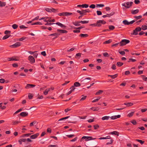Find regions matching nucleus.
<instances>
[{
    "mask_svg": "<svg viewBox=\"0 0 147 147\" xmlns=\"http://www.w3.org/2000/svg\"><path fill=\"white\" fill-rule=\"evenodd\" d=\"M26 38V37H22L19 38L18 40L20 41H22L23 40L25 39Z\"/></svg>",
    "mask_w": 147,
    "mask_h": 147,
    "instance_id": "52",
    "label": "nucleus"
},
{
    "mask_svg": "<svg viewBox=\"0 0 147 147\" xmlns=\"http://www.w3.org/2000/svg\"><path fill=\"white\" fill-rule=\"evenodd\" d=\"M10 36V35H6L3 36V37L2 38V39L3 40L6 39L7 38H8Z\"/></svg>",
    "mask_w": 147,
    "mask_h": 147,
    "instance_id": "43",
    "label": "nucleus"
},
{
    "mask_svg": "<svg viewBox=\"0 0 147 147\" xmlns=\"http://www.w3.org/2000/svg\"><path fill=\"white\" fill-rule=\"evenodd\" d=\"M141 28V29H142L143 30H145L147 29V26L146 25H142Z\"/></svg>",
    "mask_w": 147,
    "mask_h": 147,
    "instance_id": "32",
    "label": "nucleus"
},
{
    "mask_svg": "<svg viewBox=\"0 0 147 147\" xmlns=\"http://www.w3.org/2000/svg\"><path fill=\"white\" fill-rule=\"evenodd\" d=\"M79 36L82 37H87L88 36V35L87 34H81Z\"/></svg>",
    "mask_w": 147,
    "mask_h": 147,
    "instance_id": "23",
    "label": "nucleus"
},
{
    "mask_svg": "<svg viewBox=\"0 0 147 147\" xmlns=\"http://www.w3.org/2000/svg\"><path fill=\"white\" fill-rule=\"evenodd\" d=\"M94 128L95 129H96L99 128V126L98 124H96L93 126Z\"/></svg>",
    "mask_w": 147,
    "mask_h": 147,
    "instance_id": "48",
    "label": "nucleus"
},
{
    "mask_svg": "<svg viewBox=\"0 0 147 147\" xmlns=\"http://www.w3.org/2000/svg\"><path fill=\"white\" fill-rule=\"evenodd\" d=\"M134 17L137 20H139L140 19L142 18V16H135Z\"/></svg>",
    "mask_w": 147,
    "mask_h": 147,
    "instance_id": "45",
    "label": "nucleus"
},
{
    "mask_svg": "<svg viewBox=\"0 0 147 147\" xmlns=\"http://www.w3.org/2000/svg\"><path fill=\"white\" fill-rule=\"evenodd\" d=\"M116 66L115 64H113L111 67V68L113 70H115L116 69Z\"/></svg>",
    "mask_w": 147,
    "mask_h": 147,
    "instance_id": "62",
    "label": "nucleus"
},
{
    "mask_svg": "<svg viewBox=\"0 0 147 147\" xmlns=\"http://www.w3.org/2000/svg\"><path fill=\"white\" fill-rule=\"evenodd\" d=\"M78 7H82L87 8L88 7V5L87 4H84L82 5H78L77 6Z\"/></svg>",
    "mask_w": 147,
    "mask_h": 147,
    "instance_id": "10",
    "label": "nucleus"
},
{
    "mask_svg": "<svg viewBox=\"0 0 147 147\" xmlns=\"http://www.w3.org/2000/svg\"><path fill=\"white\" fill-rule=\"evenodd\" d=\"M65 12H63L62 13H59L58 14V15L59 16H65Z\"/></svg>",
    "mask_w": 147,
    "mask_h": 147,
    "instance_id": "50",
    "label": "nucleus"
},
{
    "mask_svg": "<svg viewBox=\"0 0 147 147\" xmlns=\"http://www.w3.org/2000/svg\"><path fill=\"white\" fill-rule=\"evenodd\" d=\"M110 117L109 116H105L102 117V119L103 120H108Z\"/></svg>",
    "mask_w": 147,
    "mask_h": 147,
    "instance_id": "21",
    "label": "nucleus"
},
{
    "mask_svg": "<svg viewBox=\"0 0 147 147\" xmlns=\"http://www.w3.org/2000/svg\"><path fill=\"white\" fill-rule=\"evenodd\" d=\"M109 29L110 30H113L115 29V27L112 25H110L109 26Z\"/></svg>",
    "mask_w": 147,
    "mask_h": 147,
    "instance_id": "39",
    "label": "nucleus"
},
{
    "mask_svg": "<svg viewBox=\"0 0 147 147\" xmlns=\"http://www.w3.org/2000/svg\"><path fill=\"white\" fill-rule=\"evenodd\" d=\"M130 41L129 40L127 39H123L119 42L120 46H122L125 45L126 44L129 42Z\"/></svg>",
    "mask_w": 147,
    "mask_h": 147,
    "instance_id": "2",
    "label": "nucleus"
},
{
    "mask_svg": "<svg viewBox=\"0 0 147 147\" xmlns=\"http://www.w3.org/2000/svg\"><path fill=\"white\" fill-rule=\"evenodd\" d=\"M123 63H122V62H117V64H116L119 67L121 66L122 65H123Z\"/></svg>",
    "mask_w": 147,
    "mask_h": 147,
    "instance_id": "31",
    "label": "nucleus"
},
{
    "mask_svg": "<svg viewBox=\"0 0 147 147\" xmlns=\"http://www.w3.org/2000/svg\"><path fill=\"white\" fill-rule=\"evenodd\" d=\"M66 136L69 138H71L74 137L75 136V135L74 134H71L67 135Z\"/></svg>",
    "mask_w": 147,
    "mask_h": 147,
    "instance_id": "53",
    "label": "nucleus"
},
{
    "mask_svg": "<svg viewBox=\"0 0 147 147\" xmlns=\"http://www.w3.org/2000/svg\"><path fill=\"white\" fill-rule=\"evenodd\" d=\"M119 44L120 45L119 42H118L112 45H111V47H116L117 46V45Z\"/></svg>",
    "mask_w": 147,
    "mask_h": 147,
    "instance_id": "60",
    "label": "nucleus"
},
{
    "mask_svg": "<svg viewBox=\"0 0 147 147\" xmlns=\"http://www.w3.org/2000/svg\"><path fill=\"white\" fill-rule=\"evenodd\" d=\"M39 135V133H37L36 134H34L31 136L30 137V138L31 139H34L36 138Z\"/></svg>",
    "mask_w": 147,
    "mask_h": 147,
    "instance_id": "11",
    "label": "nucleus"
},
{
    "mask_svg": "<svg viewBox=\"0 0 147 147\" xmlns=\"http://www.w3.org/2000/svg\"><path fill=\"white\" fill-rule=\"evenodd\" d=\"M12 65L14 67H17L18 66V64L17 63H13Z\"/></svg>",
    "mask_w": 147,
    "mask_h": 147,
    "instance_id": "58",
    "label": "nucleus"
},
{
    "mask_svg": "<svg viewBox=\"0 0 147 147\" xmlns=\"http://www.w3.org/2000/svg\"><path fill=\"white\" fill-rule=\"evenodd\" d=\"M119 53L122 55H124L125 53L124 51H119Z\"/></svg>",
    "mask_w": 147,
    "mask_h": 147,
    "instance_id": "61",
    "label": "nucleus"
},
{
    "mask_svg": "<svg viewBox=\"0 0 147 147\" xmlns=\"http://www.w3.org/2000/svg\"><path fill=\"white\" fill-rule=\"evenodd\" d=\"M80 21H78L76 22H73V24L76 26H80Z\"/></svg>",
    "mask_w": 147,
    "mask_h": 147,
    "instance_id": "17",
    "label": "nucleus"
},
{
    "mask_svg": "<svg viewBox=\"0 0 147 147\" xmlns=\"http://www.w3.org/2000/svg\"><path fill=\"white\" fill-rule=\"evenodd\" d=\"M82 54L80 53H77L75 56V57L76 58H79L81 57Z\"/></svg>",
    "mask_w": 147,
    "mask_h": 147,
    "instance_id": "26",
    "label": "nucleus"
},
{
    "mask_svg": "<svg viewBox=\"0 0 147 147\" xmlns=\"http://www.w3.org/2000/svg\"><path fill=\"white\" fill-rule=\"evenodd\" d=\"M28 60L31 63H33L35 62V59L32 56L30 55L28 57Z\"/></svg>",
    "mask_w": 147,
    "mask_h": 147,
    "instance_id": "5",
    "label": "nucleus"
},
{
    "mask_svg": "<svg viewBox=\"0 0 147 147\" xmlns=\"http://www.w3.org/2000/svg\"><path fill=\"white\" fill-rule=\"evenodd\" d=\"M108 55V53L107 52H105L103 53V55L105 57H108L109 56Z\"/></svg>",
    "mask_w": 147,
    "mask_h": 147,
    "instance_id": "64",
    "label": "nucleus"
},
{
    "mask_svg": "<svg viewBox=\"0 0 147 147\" xmlns=\"http://www.w3.org/2000/svg\"><path fill=\"white\" fill-rule=\"evenodd\" d=\"M91 78H90V77L87 78H85V79L83 80H82V82H85L86 83H87L89 82H89L86 81V80H91Z\"/></svg>",
    "mask_w": 147,
    "mask_h": 147,
    "instance_id": "30",
    "label": "nucleus"
},
{
    "mask_svg": "<svg viewBox=\"0 0 147 147\" xmlns=\"http://www.w3.org/2000/svg\"><path fill=\"white\" fill-rule=\"evenodd\" d=\"M108 76L110 77L112 79H114L117 77L118 74H116L113 75H109Z\"/></svg>",
    "mask_w": 147,
    "mask_h": 147,
    "instance_id": "19",
    "label": "nucleus"
},
{
    "mask_svg": "<svg viewBox=\"0 0 147 147\" xmlns=\"http://www.w3.org/2000/svg\"><path fill=\"white\" fill-rule=\"evenodd\" d=\"M109 134H112V135H117V136H118L119 135V132L116 131H114L113 132H110L109 133Z\"/></svg>",
    "mask_w": 147,
    "mask_h": 147,
    "instance_id": "14",
    "label": "nucleus"
},
{
    "mask_svg": "<svg viewBox=\"0 0 147 147\" xmlns=\"http://www.w3.org/2000/svg\"><path fill=\"white\" fill-rule=\"evenodd\" d=\"M60 35V34L58 33H54L50 34L49 35V36H53L54 37L53 38V39H55L57 38Z\"/></svg>",
    "mask_w": 147,
    "mask_h": 147,
    "instance_id": "6",
    "label": "nucleus"
},
{
    "mask_svg": "<svg viewBox=\"0 0 147 147\" xmlns=\"http://www.w3.org/2000/svg\"><path fill=\"white\" fill-rule=\"evenodd\" d=\"M136 141H137L138 142H140L141 144H143L144 143V141H143L142 140H138V139H136Z\"/></svg>",
    "mask_w": 147,
    "mask_h": 147,
    "instance_id": "38",
    "label": "nucleus"
},
{
    "mask_svg": "<svg viewBox=\"0 0 147 147\" xmlns=\"http://www.w3.org/2000/svg\"><path fill=\"white\" fill-rule=\"evenodd\" d=\"M82 15H84L86 14V11L85 10H83L82 11Z\"/></svg>",
    "mask_w": 147,
    "mask_h": 147,
    "instance_id": "59",
    "label": "nucleus"
},
{
    "mask_svg": "<svg viewBox=\"0 0 147 147\" xmlns=\"http://www.w3.org/2000/svg\"><path fill=\"white\" fill-rule=\"evenodd\" d=\"M123 23L125 25H129V22L126 20H123Z\"/></svg>",
    "mask_w": 147,
    "mask_h": 147,
    "instance_id": "35",
    "label": "nucleus"
},
{
    "mask_svg": "<svg viewBox=\"0 0 147 147\" xmlns=\"http://www.w3.org/2000/svg\"><path fill=\"white\" fill-rule=\"evenodd\" d=\"M124 105H126L127 107L131 106L133 105V104L131 102H128L127 103H124Z\"/></svg>",
    "mask_w": 147,
    "mask_h": 147,
    "instance_id": "22",
    "label": "nucleus"
},
{
    "mask_svg": "<svg viewBox=\"0 0 147 147\" xmlns=\"http://www.w3.org/2000/svg\"><path fill=\"white\" fill-rule=\"evenodd\" d=\"M121 117L120 115H117L112 116L110 117V118L113 120L116 119L117 118H119Z\"/></svg>",
    "mask_w": 147,
    "mask_h": 147,
    "instance_id": "15",
    "label": "nucleus"
},
{
    "mask_svg": "<svg viewBox=\"0 0 147 147\" xmlns=\"http://www.w3.org/2000/svg\"><path fill=\"white\" fill-rule=\"evenodd\" d=\"M87 138H86V139H85V141H87L89 140H94L95 138H93L91 136H86Z\"/></svg>",
    "mask_w": 147,
    "mask_h": 147,
    "instance_id": "20",
    "label": "nucleus"
},
{
    "mask_svg": "<svg viewBox=\"0 0 147 147\" xmlns=\"http://www.w3.org/2000/svg\"><path fill=\"white\" fill-rule=\"evenodd\" d=\"M113 140L112 139H111L110 140V142H108L106 143V145H108L109 144H112L113 142Z\"/></svg>",
    "mask_w": 147,
    "mask_h": 147,
    "instance_id": "57",
    "label": "nucleus"
},
{
    "mask_svg": "<svg viewBox=\"0 0 147 147\" xmlns=\"http://www.w3.org/2000/svg\"><path fill=\"white\" fill-rule=\"evenodd\" d=\"M106 23V22L104 20H99L96 22V26L100 27L102 24H105Z\"/></svg>",
    "mask_w": 147,
    "mask_h": 147,
    "instance_id": "4",
    "label": "nucleus"
},
{
    "mask_svg": "<svg viewBox=\"0 0 147 147\" xmlns=\"http://www.w3.org/2000/svg\"><path fill=\"white\" fill-rule=\"evenodd\" d=\"M69 117H70V116H67V117H64L61 118L58 120V121H62V120H64V119H67Z\"/></svg>",
    "mask_w": 147,
    "mask_h": 147,
    "instance_id": "34",
    "label": "nucleus"
},
{
    "mask_svg": "<svg viewBox=\"0 0 147 147\" xmlns=\"http://www.w3.org/2000/svg\"><path fill=\"white\" fill-rule=\"evenodd\" d=\"M82 96H83L80 99V101H83L86 98V96H84V95H82Z\"/></svg>",
    "mask_w": 147,
    "mask_h": 147,
    "instance_id": "46",
    "label": "nucleus"
},
{
    "mask_svg": "<svg viewBox=\"0 0 147 147\" xmlns=\"http://www.w3.org/2000/svg\"><path fill=\"white\" fill-rule=\"evenodd\" d=\"M58 11V9H55L52 7L51 8V12H53L54 13H55Z\"/></svg>",
    "mask_w": 147,
    "mask_h": 147,
    "instance_id": "24",
    "label": "nucleus"
},
{
    "mask_svg": "<svg viewBox=\"0 0 147 147\" xmlns=\"http://www.w3.org/2000/svg\"><path fill=\"white\" fill-rule=\"evenodd\" d=\"M104 6L103 4H98L96 5V7H103Z\"/></svg>",
    "mask_w": 147,
    "mask_h": 147,
    "instance_id": "42",
    "label": "nucleus"
},
{
    "mask_svg": "<svg viewBox=\"0 0 147 147\" xmlns=\"http://www.w3.org/2000/svg\"><path fill=\"white\" fill-rule=\"evenodd\" d=\"M111 42L112 40H111V39H109V40L105 41L103 42V43L104 44H109Z\"/></svg>",
    "mask_w": 147,
    "mask_h": 147,
    "instance_id": "37",
    "label": "nucleus"
},
{
    "mask_svg": "<svg viewBox=\"0 0 147 147\" xmlns=\"http://www.w3.org/2000/svg\"><path fill=\"white\" fill-rule=\"evenodd\" d=\"M133 3L132 1L128 2L122 4V5L124 6L125 7L128 8H129L132 5Z\"/></svg>",
    "mask_w": 147,
    "mask_h": 147,
    "instance_id": "3",
    "label": "nucleus"
},
{
    "mask_svg": "<svg viewBox=\"0 0 147 147\" xmlns=\"http://www.w3.org/2000/svg\"><path fill=\"white\" fill-rule=\"evenodd\" d=\"M81 85L80 83L78 82H76L74 83V86L75 87H79Z\"/></svg>",
    "mask_w": 147,
    "mask_h": 147,
    "instance_id": "25",
    "label": "nucleus"
},
{
    "mask_svg": "<svg viewBox=\"0 0 147 147\" xmlns=\"http://www.w3.org/2000/svg\"><path fill=\"white\" fill-rule=\"evenodd\" d=\"M134 111L131 112V113H129L127 115V116L129 117H132L134 115Z\"/></svg>",
    "mask_w": 147,
    "mask_h": 147,
    "instance_id": "36",
    "label": "nucleus"
},
{
    "mask_svg": "<svg viewBox=\"0 0 147 147\" xmlns=\"http://www.w3.org/2000/svg\"><path fill=\"white\" fill-rule=\"evenodd\" d=\"M80 23L82 24H87L89 22L88 21H80Z\"/></svg>",
    "mask_w": 147,
    "mask_h": 147,
    "instance_id": "47",
    "label": "nucleus"
},
{
    "mask_svg": "<svg viewBox=\"0 0 147 147\" xmlns=\"http://www.w3.org/2000/svg\"><path fill=\"white\" fill-rule=\"evenodd\" d=\"M48 147H58L57 145H49Z\"/></svg>",
    "mask_w": 147,
    "mask_h": 147,
    "instance_id": "56",
    "label": "nucleus"
},
{
    "mask_svg": "<svg viewBox=\"0 0 147 147\" xmlns=\"http://www.w3.org/2000/svg\"><path fill=\"white\" fill-rule=\"evenodd\" d=\"M97 14L99 16L102 15V13L101 11L97 10L96 11Z\"/></svg>",
    "mask_w": 147,
    "mask_h": 147,
    "instance_id": "54",
    "label": "nucleus"
},
{
    "mask_svg": "<svg viewBox=\"0 0 147 147\" xmlns=\"http://www.w3.org/2000/svg\"><path fill=\"white\" fill-rule=\"evenodd\" d=\"M90 109L93 111H98L99 108L98 107H92L90 108Z\"/></svg>",
    "mask_w": 147,
    "mask_h": 147,
    "instance_id": "28",
    "label": "nucleus"
},
{
    "mask_svg": "<svg viewBox=\"0 0 147 147\" xmlns=\"http://www.w3.org/2000/svg\"><path fill=\"white\" fill-rule=\"evenodd\" d=\"M103 92V91L102 90H100L96 93L95 95H97L100 94H101Z\"/></svg>",
    "mask_w": 147,
    "mask_h": 147,
    "instance_id": "33",
    "label": "nucleus"
},
{
    "mask_svg": "<svg viewBox=\"0 0 147 147\" xmlns=\"http://www.w3.org/2000/svg\"><path fill=\"white\" fill-rule=\"evenodd\" d=\"M65 16H67L71 15L72 13L70 12H65Z\"/></svg>",
    "mask_w": 147,
    "mask_h": 147,
    "instance_id": "55",
    "label": "nucleus"
},
{
    "mask_svg": "<svg viewBox=\"0 0 147 147\" xmlns=\"http://www.w3.org/2000/svg\"><path fill=\"white\" fill-rule=\"evenodd\" d=\"M12 27L13 29H16L18 28V26L16 24H14L12 25Z\"/></svg>",
    "mask_w": 147,
    "mask_h": 147,
    "instance_id": "44",
    "label": "nucleus"
},
{
    "mask_svg": "<svg viewBox=\"0 0 147 147\" xmlns=\"http://www.w3.org/2000/svg\"><path fill=\"white\" fill-rule=\"evenodd\" d=\"M20 42H17L13 45L10 46V47L13 48H15L20 46Z\"/></svg>",
    "mask_w": 147,
    "mask_h": 147,
    "instance_id": "8",
    "label": "nucleus"
},
{
    "mask_svg": "<svg viewBox=\"0 0 147 147\" xmlns=\"http://www.w3.org/2000/svg\"><path fill=\"white\" fill-rule=\"evenodd\" d=\"M57 31L58 32H59L61 33H67V31L65 30L58 29L57 30Z\"/></svg>",
    "mask_w": 147,
    "mask_h": 147,
    "instance_id": "16",
    "label": "nucleus"
},
{
    "mask_svg": "<svg viewBox=\"0 0 147 147\" xmlns=\"http://www.w3.org/2000/svg\"><path fill=\"white\" fill-rule=\"evenodd\" d=\"M36 86L35 85L27 84L26 86H25V88L26 89H28L31 88H33Z\"/></svg>",
    "mask_w": 147,
    "mask_h": 147,
    "instance_id": "7",
    "label": "nucleus"
},
{
    "mask_svg": "<svg viewBox=\"0 0 147 147\" xmlns=\"http://www.w3.org/2000/svg\"><path fill=\"white\" fill-rule=\"evenodd\" d=\"M56 24L58 25L59 26H60L61 28H63V29H65L66 28V26L63 25V24H62L61 23H60V22H57L56 23Z\"/></svg>",
    "mask_w": 147,
    "mask_h": 147,
    "instance_id": "12",
    "label": "nucleus"
},
{
    "mask_svg": "<svg viewBox=\"0 0 147 147\" xmlns=\"http://www.w3.org/2000/svg\"><path fill=\"white\" fill-rule=\"evenodd\" d=\"M92 9H94L95 7V5L94 4H91L89 6Z\"/></svg>",
    "mask_w": 147,
    "mask_h": 147,
    "instance_id": "63",
    "label": "nucleus"
},
{
    "mask_svg": "<svg viewBox=\"0 0 147 147\" xmlns=\"http://www.w3.org/2000/svg\"><path fill=\"white\" fill-rule=\"evenodd\" d=\"M20 115L22 117H25L28 115V113L26 112H22Z\"/></svg>",
    "mask_w": 147,
    "mask_h": 147,
    "instance_id": "13",
    "label": "nucleus"
},
{
    "mask_svg": "<svg viewBox=\"0 0 147 147\" xmlns=\"http://www.w3.org/2000/svg\"><path fill=\"white\" fill-rule=\"evenodd\" d=\"M6 4L5 2L0 1V7L5 6Z\"/></svg>",
    "mask_w": 147,
    "mask_h": 147,
    "instance_id": "27",
    "label": "nucleus"
},
{
    "mask_svg": "<svg viewBox=\"0 0 147 147\" xmlns=\"http://www.w3.org/2000/svg\"><path fill=\"white\" fill-rule=\"evenodd\" d=\"M36 123V121H34L33 122L31 123L30 124V126L31 127L34 125V124H35Z\"/></svg>",
    "mask_w": 147,
    "mask_h": 147,
    "instance_id": "40",
    "label": "nucleus"
},
{
    "mask_svg": "<svg viewBox=\"0 0 147 147\" xmlns=\"http://www.w3.org/2000/svg\"><path fill=\"white\" fill-rule=\"evenodd\" d=\"M114 13H115L114 12H113L109 14H107L106 15H104L102 16V17L103 18H105L107 17H109L113 15L114 14Z\"/></svg>",
    "mask_w": 147,
    "mask_h": 147,
    "instance_id": "9",
    "label": "nucleus"
},
{
    "mask_svg": "<svg viewBox=\"0 0 147 147\" xmlns=\"http://www.w3.org/2000/svg\"><path fill=\"white\" fill-rule=\"evenodd\" d=\"M131 122L134 125H136L137 124V122L135 120H133L131 121Z\"/></svg>",
    "mask_w": 147,
    "mask_h": 147,
    "instance_id": "51",
    "label": "nucleus"
},
{
    "mask_svg": "<svg viewBox=\"0 0 147 147\" xmlns=\"http://www.w3.org/2000/svg\"><path fill=\"white\" fill-rule=\"evenodd\" d=\"M20 123V121H12V124L13 125H16L18 124V123Z\"/></svg>",
    "mask_w": 147,
    "mask_h": 147,
    "instance_id": "29",
    "label": "nucleus"
},
{
    "mask_svg": "<svg viewBox=\"0 0 147 147\" xmlns=\"http://www.w3.org/2000/svg\"><path fill=\"white\" fill-rule=\"evenodd\" d=\"M141 30V28L140 27H137L134 30L132 33H131V34L132 35H136L138 34V32H140Z\"/></svg>",
    "mask_w": 147,
    "mask_h": 147,
    "instance_id": "1",
    "label": "nucleus"
},
{
    "mask_svg": "<svg viewBox=\"0 0 147 147\" xmlns=\"http://www.w3.org/2000/svg\"><path fill=\"white\" fill-rule=\"evenodd\" d=\"M141 76L142 77V79L144 81H147V77H145L144 75H142Z\"/></svg>",
    "mask_w": 147,
    "mask_h": 147,
    "instance_id": "41",
    "label": "nucleus"
},
{
    "mask_svg": "<svg viewBox=\"0 0 147 147\" xmlns=\"http://www.w3.org/2000/svg\"><path fill=\"white\" fill-rule=\"evenodd\" d=\"M139 12V10L138 9L135 10H132L131 11V13L133 14H136L137 13Z\"/></svg>",
    "mask_w": 147,
    "mask_h": 147,
    "instance_id": "18",
    "label": "nucleus"
},
{
    "mask_svg": "<svg viewBox=\"0 0 147 147\" xmlns=\"http://www.w3.org/2000/svg\"><path fill=\"white\" fill-rule=\"evenodd\" d=\"M28 97L29 99H32L33 97V96L32 94L31 93H29L28 95Z\"/></svg>",
    "mask_w": 147,
    "mask_h": 147,
    "instance_id": "49",
    "label": "nucleus"
}]
</instances>
